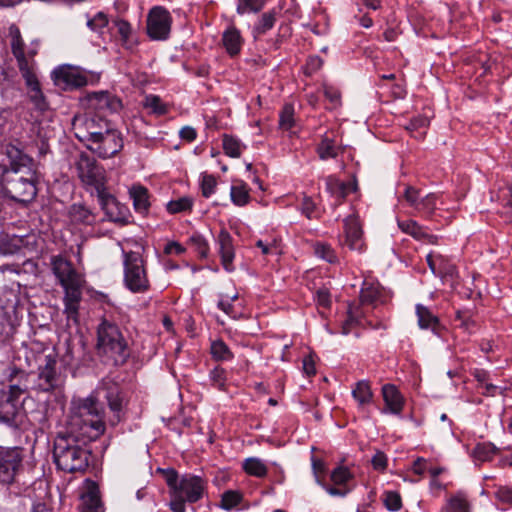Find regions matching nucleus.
<instances>
[{
	"label": "nucleus",
	"instance_id": "obj_5",
	"mask_svg": "<svg viewBox=\"0 0 512 512\" xmlns=\"http://www.w3.org/2000/svg\"><path fill=\"white\" fill-rule=\"evenodd\" d=\"M97 350L113 361L116 366L123 365L130 357V348L119 327L103 320L97 329Z\"/></svg>",
	"mask_w": 512,
	"mask_h": 512
},
{
	"label": "nucleus",
	"instance_id": "obj_39",
	"mask_svg": "<svg viewBox=\"0 0 512 512\" xmlns=\"http://www.w3.org/2000/svg\"><path fill=\"white\" fill-rule=\"evenodd\" d=\"M230 196L232 202L237 206H244L250 200L249 191L245 184L233 185L231 187Z\"/></svg>",
	"mask_w": 512,
	"mask_h": 512
},
{
	"label": "nucleus",
	"instance_id": "obj_8",
	"mask_svg": "<svg viewBox=\"0 0 512 512\" xmlns=\"http://www.w3.org/2000/svg\"><path fill=\"white\" fill-rule=\"evenodd\" d=\"M124 283L133 293H145L150 288L144 260L137 252L124 253Z\"/></svg>",
	"mask_w": 512,
	"mask_h": 512
},
{
	"label": "nucleus",
	"instance_id": "obj_46",
	"mask_svg": "<svg viewBox=\"0 0 512 512\" xmlns=\"http://www.w3.org/2000/svg\"><path fill=\"white\" fill-rule=\"evenodd\" d=\"M263 5V0H238L237 12L239 14L258 12L262 9Z\"/></svg>",
	"mask_w": 512,
	"mask_h": 512
},
{
	"label": "nucleus",
	"instance_id": "obj_36",
	"mask_svg": "<svg viewBox=\"0 0 512 512\" xmlns=\"http://www.w3.org/2000/svg\"><path fill=\"white\" fill-rule=\"evenodd\" d=\"M222 147L225 154L233 158H239L242 154V149L245 148L237 138L228 134L223 135Z\"/></svg>",
	"mask_w": 512,
	"mask_h": 512
},
{
	"label": "nucleus",
	"instance_id": "obj_59",
	"mask_svg": "<svg viewBox=\"0 0 512 512\" xmlns=\"http://www.w3.org/2000/svg\"><path fill=\"white\" fill-rule=\"evenodd\" d=\"M496 499L508 506H512V487L499 486L495 492Z\"/></svg>",
	"mask_w": 512,
	"mask_h": 512
},
{
	"label": "nucleus",
	"instance_id": "obj_13",
	"mask_svg": "<svg viewBox=\"0 0 512 512\" xmlns=\"http://www.w3.org/2000/svg\"><path fill=\"white\" fill-rule=\"evenodd\" d=\"M96 196L107 220L120 224H127L129 222L127 207L118 202L108 191V188Z\"/></svg>",
	"mask_w": 512,
	"mask_h": 512
},
{
	"label": "nucleus",
	"instance_id": "obj_58",
	"mask_svg": "<svg viewBox=\"0 0 512 512\" xmlns=\"http://www.w3.org/2000/svg\"><path fill=\"white\" fill-rule=\"evenodd\" d=\"M429 125V119L425 116H417V117H414L412 118L409 123L406 125V129L413 133V132H417L419 131L420 129H425L427 128Z\"/></svg>",
	"mask_w": 512,
	"mask_h": 512
},
{
	"label": "nucleus",
	"instance_id": "obj_47",
	"mask_svg": "<svg viewBox=\"0 0 512 512\" xmlns=\"http://www.w3.org/2000/svg\"><path fill=\"white\" fill-rule=\"evenodd\" d=\"M457 274L456 267L452 264L446 257L442 255L441 262L438 264L437 276H440L444 279L451 278L453 279Z\"/></svg>",
	"mask_w": 512,
	"mask_h": 512
},
{
	"label": "nucleus",
	"instance_id": "obj_60",
	"mask_svg": "<svg viewBox=\"0 0 512 512\" xmlns=\"http://www.w3.org/2000/svg\"><path fill=\"white\" fill-rule=\"evenodd\" d=\"M312 468L314 475L316 477V481L323 487L324 482V472H325V463L317 458H312Z\"/></svg>",
	"mask_w": 512,
	"mask_h": 512
},
{
	"label": "nucleus",
	"instance_id": "obj_30",
	"mask_svg": "<svg viewBox=\"0 0 512 512\" xmlns=\"http://www.w3.org/2000/svg\"><path fill=\"white\" fill-rule=\"evenodd\" d=\"M352 396L358 402L360 407L369 405L373 399L370 383L366 380L357 382L355 387L352 389Z\"/></svg>",
	"mask_w": 512,
	"mask_h": 512
},
{
	"label": "nucleus",
	"instance_id": "obj_12",
	"mask_svg": "<svg viewBox=\"0 0 512 512\" xmlns=\"http://www.w3.org/2000/svg\"><path fill=\"white\" fill-rule=\"evenodd\" d=\"M86 147L100 158L113 157L123 148L121 133L113 126L109 131L96 137Z\"/></svg>",
	"mask_w": 512,
	"mask_h": 512
},
{
	"label": "nucleus",
	"instance_id": "obj_11",
	"mask_svg": "<svg viewBox=\"0 0 512 512\" xmlns=\"http://www.w3.org/2000/svg\"><path fill=\"white\" fill-rule=\"evenodd\" d=\"M147 35L152 40L163 41L169 38L172 25V17L167 9L162 6L153 7L146 21Z\"/></svg>",
	"mask_w": 512,
	"mask_h": 512
},
{
	"label": "nucleus",
	"instance_id": "obj_16",
	"mask_svg": "<svg viewBox=\"0 0 512 512\" xmlns=\"http://www.w3.org/2000/svg\"><path fill=\"white\" fill-rule=\"evenodd\" d=\"M90 108L93 111L89 113H97L106 117L107 113H115L122 108L121 100L105 91L94 92L88 96Z\"/></svg>",
	"mask_w": 512,
	"mask_h": 512
},
{
	"label": "nucleus",
	"instance_id": "obj_45",
	"mask_svg": "<svg viewBox=\"0 0 512 512\" xmlns=\"http://www.w3.org/2000/svg\"><path fill=\"white\" fill-rule=\"evenodd\" d=\"M83 499L85 507L82 512H103V506L97 493L89 492Z\"/></svg>",
	"mask_w": 512,
	"mask_h": 512
},
{
	"label": "nucleus",
	"instance_id": "obj_14",
	"mask_svg": "<svg viewBox=\"0 0 512 512\" xmlns=\"http://www.w3.org/2000/svg\"><path fill=\"white\" fill-rule=\"evenodd\" d=\"M54 83L64 90H72L83 87L87 84L86 75L78 68L62 66L52 73Z\"/></svg>",
	"mask_w": 512,
	"mask_h": 512
},
{
	"label": "nucleus",
	"instance_id": "obj_35",
	"mask_svg": "<svg viewBox=\"0 0 512 512\" xmlns=\"http://www.w3.org/2000/svg\"><path fill=\"white\" fill-rule=\"evenodd\" d=\"M276 21V13L275 11H269L262 14L258 23L254 26L253 35L255 39H258L260 36L265 34L268 30H270Z\"/></svg>",
	"mask_w": 512,
	"mask_h": 512
},
{
	"label": "nucleus",
	"instance_id": "obj_25",
	"mask_svg": "<svg viewBox=\"0 0 512 512\" xmlns=\"http://www.w3.org/2000/svg\"><path fill=\"white\" fill-rule=\"evenodd\" d=\"M326 187L328 192L337 198L344 199L350 193L356 191V182H343L334 176H328L326 178Z\"/></svg>",
	"mask_w": 512,
	"mask_h": 512
},
{
	"label": "nucleus",
	"instance_id": "obj_19",
	"mask_svg": "<svg viewBox=\"0 0 512 512\" xmlns=\"http://www.w3.org/2000/svg\"><path fill=\"white\" fill-rule=\"evenodd\" d=\"M216 242L218 253L221 257V264L227 272L234 271L233 260L235 257L233 238L226 229H221L217 235Z\"/></svg>",
	"mask_w": 512,
	"mask_h": 512
},
{
	"label": "nucleus",
	"instance_id": "obj_54",
	"mask_svg": "<svg viewBox=\"0 0 512 512\" xmlns=\"http://www.w3.org/2000/svg\"><path fill=\"white\" fill-rule=\"evenodd\" d=\"M113 23L117 28V32L120 35L123 44L126 45L132 32L130 23L123 19H116Z\"/></svg>",
	"mask_w": 512,
	"mask_h": 512
},
{
	"label": "nucleus",
	"instance_id": "obj_44",
	"mask_svg": "<svg viewBox=\"0 0 512 512\" xmlns=\"http://www.w3.org/2000/svg\"><path fill=\"white\" fill-rule=\"evenodd\" d=\"M242 501V495L234 490H228L221 497V507L225 510H231Z\"/></svg>",
	"mask_w": 512,
	"mask_h": 512
},
{
	"label": "nucleus",
	"instance_id": "obj_33",
	"mask_svg": "<svg viewBox=\"0 0 512 512\" xmlns=\"http://www.w3.org/2000/svg\"><path fill=\"white\" fill-rule=\"evenodd\" d=\"M469 508L466 494L458 492L448 499L443 510L444 512H469Z\"/></svg>",
	"mask_w": 512,
	"mask_h": 512
},
{
	"label": "nucleus",
	"instance_id": "obj_37",
	"mask_svg": "<svg viewBox=\"0 0 512 512\" xmlns=\"http://www.w3.org/2000/svg\"><path fill=\"white\" fill-rule=\"evenodd\" d=\"M438 195L430 193L420 199V204L417 212L422 214L425 218L430 219L437 206Z\"/></svg>",
	"mask_w": 512,
	"mask_h": 512
},
{
	"label": "nucleus",
	"instance_id": "obj_43",
	"mask_svg": "<svg viewBox=\"0 0 512 512\" xmlns=\"http://www.w3.org/2000/svg\"><path fill=\"white\" fill-rule=\"evenodd\" d=\"M193 200L190 197H181L177 200H171L167 203V210L171 214L185 212L191 210Z\"/></svg>",
	"mask_w": 512,
	"mask_h": 512
},
{
	"label": "nucleus",
	"instance_id": "obj_64",
	"mask_svg": "<svg viewBox=\"0 0 512 512\" xmlns=\"http://www.w3.org/2000/svg\"><path fill=\"white\" fill-rule=\"evenodd\" d=\"M371 462L375 470L384 471L387 467V457L381 451L376 452Z\"/></svg>",
	"mask_w": 512,
	"mask_h": 512
},
{
	"label": "nucleus",
	"instance_id": "obj_52",
	"mask_svg": "<svg viewBox=\"0 0 512 512\" xmlns=\"http://www.w3.org/2000/svg\"><path fill=\"white\" fill-rule=\"evenodd\" d=\"M384 505L390 511H398L402 506V500H401L400 494L395 491L385 492Z\"/></svg>",
	"mask_w": 512,
	"mask_h": 512
},
{
	"label": "nucleus",
	"instance_id": "obj_51",
	"mask_svg": "<svg viewBox=\"0 0 512 512\" xmlns=\"http://www.w3.org/2000/svg\"><path fill=\"white\" fill-rule=\"evenodd\" d=\"M455 321H458V326L462 328L464 331L471 332L475 327L476 323L472 319L471 313L469 311H457L455 316Z\"/></svg>",
	"mask_w": 512,
	"mask_h": 512
},
{
	"label": "nucleus",
	"instance_id": "obj_41",
	"mask_svg": "<svg viewBox=\"0 0 512 512\" xmlns=\"http://www.w3.org/2000/svg\"><path fill=\"white\" fill-rule=\"evenodd\" d=\"M236 300H238L237 293L231 296L230 298L226 297V299L223 296H221L220 300L218 301V307L231 318L237 319L240 317L241 312L237 310L236 307L233 305V302Z\"/></svg>",
	"mask_w": 512,
	"mask_h": 512
},
{
	"label": "nucleus",
	"instance_id": "obj_48",
	"mask_svg": "<svg viewBox=\"0 0 512 512\" xmlns=\"http://www.w3.org/2000/svg\"><path fill=\"white\" fill-rule=\"evenodd\" d=\"M424 196L421 195V191L413 186H406L403 194V198L413 207L416 211L418 210L420 199Z\"/></svg>",
	"mask_w": 512,
	"mask_h": 512
},
{
	"label": "nucleus",
	"instance_id": "obj_7",
	"mask_svg": "<svg viewBox=\"0 0 512 512\" xmlns=\"http://www.w3.org/2000/svg\"><path fill=\"white\" fill-rule=\"evenodd\" d=\"M9 38L11 52L17 61L21 75H25L24 68H27L28 72H35V56L39 50V41L33 40L27 45L22 38L20 29L15 24L9 27Z\"/></svg>",
	"mask_w": 512,
	"mask_h": 512
},
{
	"label": "nucleus",
	"instance_id": "obj_31",
	"mask_svg": "<svg viewBox=\"0 0 512 512\" xmlns=\"http://www.w3.org/2000/svg\"><path fill=\"white\" fill-rule=\"evenodd\" d=\"M242 468L245 473L257 478H264L268 473L265 462L257 457L246 458L242 463Z\"/></svg>",
	"mask_w": 512,
	"mask_h": 512
},
{
	"label": "nucleus",
	"instance_id": "obj_26",
	"mask_svg": "<svg viewBox=\"0 0 512 512\" xmlns=\"http://www.w3.org/2000/svg\"><path fill=\"white\" fill-rule=\"evenodd\" d=\"M222 43L226 49V52L234 57L238 55L241 51L243 39L241 37L240 31L236 29L234 26L228 28L222 36Z\"/></svg>",
	"mask_w": 512,
	"mask_h": 512
},
{
	"label": "nucleus",
	"instance_id": "obj_49",
	"mask_svg": "<svg viewBox=\"0 0 512 512\" xmlns=\"http://www.w3.org/2000/svg\"><path fill=\"white\" fill-rule=\"evenodd\" d=\"M301 211L308 219H317L320 217V211L314 201L309 196H304Z\"/></svg>",
	"mask_w": 512,
	"mask_h": 512
},
{
	"label": "nucleus",
	"instance_id": "obj_57",
	"mask_svg": "<svg viewBox=\"0 0 512 512\" xmlns=\"http://www.w3.org/2000/svg\"><path fill=\"white\" fill-rule=\"evenodd\" d=\"M210 378L215 387L225 390V370L221 367L214 368L210 373Z\"/></svg>",
	"mask_w": 512,
	"mask_h": 512
},
{
	"label": "nucleus",
	"instance_id": "obj_21",
	"mask_svg": "<svg viewBox=\"0 0 512 512\" xmlns=\"http://www.w3.org/2000/svg\"><path fill=\"white\" fill-rule=\"evenodd\" d=\"M398 227L402 232L412 236L416 240L433 245L438 243V237L436 235L428 233L424 227L420 226L414 220L398 221Z\"/></svg>",
	"mask_w": 512,
	"mask_h": 512
},
{
	"label": "nucleus",
	"instance_id": "obj_50",
	"mask_svg": "<svg viewBox=\"0 0 512 512\" xmlns=\"http://www.w3.org/2000/svg\"><path fill=\"white\" fill-rule=\"evenodd\" d=\"M315 254L318 257L326 260L329 263H335L337 261V256H336L335 251L328 244H324V243L316 244V246H315Z\"/></svg>",
	"mask_w": 512,
	"mask_h": 512
},
{
	"label": "nucleus",
	"instance_id": "obj_53",
	"mask_svg": "<svg viewBox=\"0 0 512 512\" xmlns=\"http://www.w3.org/2000/svg\"><path fill=\"white\" fill-rule=\"evenodd\" d=\"M191 244L194 246L200 257L205 258L209 253V245L207 241L199 234H194L190 238Z\"/></svg>",
	"mask_w": 512,
	"mask_h": 512
},
{
	"label": "nucleus",
	"instance_id": "obj_55",
	"mask_svg": "<svg viewBox=\"0 0 512 512\" xmlns=\"http://www.w3.org/2000/svg\"><path fill=\"white\" fill-rule=\"evenodd\" d=\"M217 186L216 178L213 175L205 174L202 177L201 181V190L202 195L206 198L210 197L214 192Z\"/></svg>",
	"mask_w": 512,
	"mask_h": 512
},
{
	"label": "nucleus",
	"instance_id": "obj_6",
	"mask_svg": "<svg viewBox=\"0 0 512 512\" xmlns=\"http://www.w3.org/2000/svg\"><path fill=\"white\" fill-rule=\"evenodd\" d=\"M114 125L104 115L97 113H83L75 115L72 120V129L76 138L85 146L90 144L96 137L109 131Z\"/></svg>",
	"mask_w": 512,
	"mask_h": 512
},
{
	"label": "nucleus",
	"instance_id": "obj_42",
	"mask_svg": "<svg viewBox=\"0 0 512 512\" xmlns=\"http://www.w3.org/2000/svg\"><path fill=\"white\" fill-rule=\"evenodd\" d=\"M294 125V108L292 105L287 104L280 113L279 126L284 131H291Z\"/></svg>",
	"mask_w": 512,
	"mask_h": 512
},
{
	"label": "nucleus",
	"instance_id": "obj_32",
	"mask_svg": "<svg viewBox=\"0 0 512 512\" xmlns=\"http://www.w3.org/2000/svg\"><path fill=\"white\" fill-rule=\"evenodd\" d=\"M381 295L379 285L365 282L360 292V302L363 305H376Z\"/></svg>",
	"mask_w": 512,
	"mask_h": 512
},
{
	"label": "nucleus",
	"instance_id": "obj_20",
	"mask_svg": "<svg viewBox=\"0 0 512 512\" xmlns=\"http://www.w3.org/2000/svg\"><path fill=\"white\" fill-rule=\"evenodd\" d=\"M23 70H25V75L22 77L25 80V83L28 87V95L30 100L33 102V104L38 110H46L48 105L40 89V83L38 81L36 73L28 72L27 68H24Z\"/></svg>",
	"mask_w": 512,
	"mask_h": 512
},
{
	"label": "nucleus",
	"instance_id": "obj_29",
	"mask_svg": "<svg viewBox=\"0 0 512 512\" xmlns=\"http://www.w3.org/2000/svg\"><path fill=\"white\" fill-rule=\"evenodd\" d=\"M416 315L418 318V325L421 329H431L437 333L440 326L439 319L432 314V312L421 304L416 305Z\"/></svg>",
	"mask_w": 512,
	"mask_h": 512
},
{
	"label": "nucleus",
	"instance_id": "obj_2",
	"mask_svg": "<svg viewBox=\"0 0 512 512\" xmlns=\"http://www.w3.org/2000/svg\"><path fill=\"white\" fill-rule=\"evenodd\" d=\"M3 154L7 162L0 163V190L15 202H32L38 192L37 162L12 143L3 147Z\"/></svg>",
	"mask_w": 512,
	"mask_h": 512
},
{
	"label": "nucleus",
	"instance_id": "obj_4",
	"mask_svg": "<svg viewBox=\"0 0 512 512\" xmlns=\"http://www.w3.org/2000/svg\"><path fill=\"white\" fill-rule=\"evenodd\" d=\"M170 489L169 508L172 512H186V503L200 501L207 489V482L200 476L185 474L180 479L175 471L167 477Z\"/></svg>",
	"mask_w": 512,
	"mask_h": 512
},
{
	"label": "nucleus",
	"instance_id": "obj_40",
	"mask_svg": "<svg viewBox=\"0 0 512 512\" xmlns=\"http://www.w3.org/2000/svg\"><path fill=\"white\" fill-rule=\"evenodd\" d=\"M211 354L217 361H227L233 358V353L222 340L214 341L211 344Z\"/></svg>",
	"mask_w": 512,
	"mask_h": 512
},
{
	"label": "nucleus",
	"instance_id": "obj_10",
	"mask_svg": "<svg viewBox=\"0 0 512 512\" xmlns=\"http://www.w3.org/2000/svg\"><path fill=\"white\" fill-rule=\"evenodd\" d=\"M23 449L0 446V484L11 485L23 468Z\"/></svg>",
	"mask_w": 512,
	"mask_h": 512
},
{
	"label": "nucleus",
	"instance_id": "obj_63",
	"mask_svg": "<svg viewBox=\"0 0 512 512\" xmlns=\"http://www.w3.org/2000/svg\"><path fill=\"white\" fill-rule=\"evenodd\" d=\"M499 199L504 206L512 209V182L499 190Z\"/></svg>",
	"mask_w": 512,
	"mask_h": 512
},
{
	"label": "nucleus",
	"instance_id": "obj_9",
	"mask_svg": "<svg viewBox=\"0 0 512 512\" xmlns=\"http://www.w3.org/2000/svg\"><path fill=\"white\" fill-rule=\"evenodd\" d=\"M78 177L88 191H95L96 195L107 189L105 170L96 160L86 153H81L75 163Z\"/></svg>",
	"mask_w": 512,
	"mask_h": 512
},
{
	"label": "nucleus",
	"instance_id": "obj_1",
	"mask_svg": "<svg viewBox=\"0 0 512 512\" xmlns=\"http://www.w3.org/2000/svg\"><path fill=\"white\" fill-rule=\"evenodd\" d=\"M103 413L101 404L93 396L74 404L65 431L54 440L53 458L59 470L65 473L87 470L91 452L86 445L104 434Z\"/></svg>",
	"mask_w": 512,
	"mask_h": 512
},
{
	"label": "nucleus",
	"instance_id": "obj_3",
	"mask_svg": "<svg viewBox=\"0 0 512 512\" xmlns=\"http://www.w3.org/2000/svg\"><path fill=\"white\" fill-rule=\"evenodd\" d=\"M51 269L65 292L64 305L68 318L76 319L82 299L83 280L71 261L56 255L51 257Z\"/></svg>",
	"mask_w": 512,
	"mask_h": 512
},
{
	"label": "nucleus",
	"instance_id": "obj_34",
	"mask_svg": "<svg viewBox=\"0 0 512 512\" xmlns=\"http://www.w3.org/2000/svg\"><path fill=\"white\" fill-rule=\"evenodd\" d=\"M362 313L359 311V307L349 305L347 311V318L341 325V334L348 335L352 329L361 323Z\"/></svg>",
	"mask_w": 512,
	"mask_h": 512
},
{
	"label": "nucleus",
	"instance_id": "obj_15",
	"mask_svg": "<svg viewBox=\"0 0 512 512\" xmlns=\"http://www.w3.org/2000/svg\"><path fill=\"white\" fill-rule=\"evenodd\" d=\"M57 359L54 354L45 356V364L39 367L38 387L41 391L52 392L62 384L61 377L56 371Z\"/></svg>",
	"mask_w": 512,
	"mask_h": 512
},
{
	"label": "nucleus",
	"instance_id": "obj_17",
	"mask_svg": "<svg viewBox=\"0 0 512 512\" xmlns=\"http://www.w3.org/2000/svg\"><path fill=\"white\" fill-rule=\"evenodd\" d=\"M341 244L359 252L364 249L362 226L357 216L350 215L344 220V240H341Z\"/></svg>",
	"mask_w": 512,
	"mask_h": 512
},
{
	"label": "nucleus",
	"instance_id": "obj_23",
	"mask_svg": "<svg viewBox=\"0 0 512 512\" xmlns=\"http://www.w3.org/2000/svg\"><path fill=\"white\" fill-rule=\"evenodd\" d=\"M105 398L110 410L113 412V416L109 419V423L110 425L115 426L120 423L123 418L124 398L117 388L108 390Z\"/></svg>",
	"mask_w": 512,
	"mask_h": 512
},
{
	"label": "nucleus",
	"instance_id": "obj_61",
	"mask_svg": "<svg viewBox=\"0 0 512 512\" xmlns=\"http://www.w3.org/2000/svg\"><path fill=\"white\" fill-rule=\"evenodd\" d=\"M495 448L490 445L479 444L474 449V456L480 461H486L494 453Z\"/></svg>",
	"mask_w": 512,
	"mask_h": 512
},
{
	"label": "nucleus",
	"instance_id": "obj_24",
	"mask_svg": "<svg viewBox=\"0 0 512 512\" xmlns=\"http://www.w3.org/2000/svg\"><path fill=\"white\" fill-rule=\"evenodd\" d=\"M382 394L390 412L400 414L403 409L404 401L398 389L392 384H386L382 388Z\"/></svg>",
	"mask_w": 512,
	"mask_h": 512
},
{
	"label": "nucleus",
	"instance_id": "obj_56",
	"mask_svg": "<svg viewBox=\"0 0 512 512\" xmlns=\"http://www.w3.org/2000/svg\"><path fill=\"white\" fill-rule=\"evenodd\" d=\"M108 24L107 16L99 12L92 19H89L87 22V26L95 32H101Z\"/></svg>",
	"mask_w": 512,
	"mask_h": 512
},
{
	"label": "nucleus",
	"instance_id": "obj_38",
	"mask_svg": "<svg viewBox=\"0 0 512 512\" xmlns=\"http://www.w3.org/2000/svg\"><path fill=\"white\" fill-rule=\"evenodd\" d=\"M143 106L157 116L165 115L169 110L168 106L156 95L146 96Z\"/></svg>",
	"mask_w": 512,
	"mask_h": 512
},
{
	"label": "nucleus",
	"instance_id": "obj_18",
	"mask_svg": "<svg viewBox=\"0 0 512 512\" xmlns=\"http://www.w3.org/2000/svg\"><path fill=\"white\" fill-rule=\"evenodd\" d=\"M354 478L353 474L347 467L338 466L330 475V479L335 486H330L327 483L323 484V488L332 496H345L351 488L348 486L350 481Z\"/></svg>",
	"mask_w": 512,
	"mask_h": 512
},
{
	"label": "nucleus",
	"instance_id": "obj_62",
	"mask_svg": "<svg viewBox=\"0 0 512 512\" xmlns=\"http://www.w3.org/2000/svg\"><path fill=\"white\" fill-rule=\"evenodd\" d=\"M316 302L318 306L323 308H329L331 305V296L327 289L321 288L316 291Z\"/></svg>",
	"mask_w": 512,
	"mask_h": 512
},
{
	"label": "nucleus",
	"instance_id": "obj_28",
	"mask_svg": "<svg viewBox=\"0 0 512 512\" xmlns=\"http://www.w3.org/2000/svg\"><path fill=\"white\" fill-rule=\"evenodd\" d=\"M341 147L337 144L333 137L325 134L320 143L317 145L316 151L321 160L336 158Z\"/></svg>",
	"mask_w": 512,
	"mask_h": 512
},
{
	"label": "nucleus",
	"instance_id": "obj_27",
	"mask_svg": "<svg viewBox=\"0 0 512 512\" xmlns=\"http://www.w3.org/2000/svg\"><path fill=\"white\" fill-rule=\"evenodd\" d=\"M129 194L133 200L135 210L141 214L147 213L150 207L148 189L142 185H133Z\"/></svg>",
	"mask_w": 512,
	"mask_h": 512
},
{
	"label": "nucleus",
	"instance_id": "obj_22",
	"mask_svg": "<svg viewBox=\"0 0 512 512\" xmlns=\"http://www.w3.org/2000/svg\"><path fill=\"white\" fill-rule=\"evenodd\" d=\"M70 222L76 226H92L96 223V214L84 204H73L68 211Z\"/></svg>",
	"mask_w": 512,
	"mask_h": 512
}]
</instances>
